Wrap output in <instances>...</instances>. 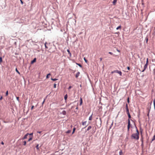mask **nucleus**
<instances>
[{"label": "nucleus", "mask_w": 155, "mask_h": 155, "mask_svg": "<svg viewBox=\"0 0 155 155\" xmlns=\"http://www.w3.org/2000/svg\"><path fill=\"white\" fill-rule=\"evenodd\" d=\"M32 134H33L32 133L31 134H29L28 133L27 134H25V135L24 137L22 138V139L24 140V139H26L27 138V137L28 136V135H32Z\"/></svg>", "instance_id": "39448f33"}, {"label": "nucleus", "mask_w": 155, "mask_h": 155, "mask_svg": "<svg viewBox=\"0 0 155 155\" xmlns=\"http://www.w3.org/2000/svg\"><path fill=\"white\" fill-rule=\"evenodd\" d=\"M45 99L44 100V101H43V102H42V105H43V104H44V103L45 102Z\"/></svg>", "instance_id": "79ce46f5"}, {"label": "nucleus", "mask_w": 155, "mask_h": 155, "mask_svg": "<svg viewBox=\"0 0 155 155\" xmlns=\"http://www.w3.org/2000/svg\"><path fill=\"white\" fill-rule=\"evenodd\" d=\"M149 111H150V110H149V112H148V114H147V116H148V117L149 116Z\"/></svg>", "instance_id": "603ef678"}, {"label": "nucleus", "mask_w": 155, "mask_h": 155, "mask_svg": "<svg viewBox=\"0 0 155 155\" xmlns=\"http://www.w3.org/2000/svg\"><path fill=\"white\" fill-rule=\"evenodd\" d=\"M38 145H39L38 144L36 146V147L37 150L39 149Z\"/></svg>", "instance_id": "2f4dec72"}, {"label": "nucleus", "mask_w": 155, "mask_h": 155, "mask_svg": "<svg viewBox=\"0 0 155 155\" xmlns=\"http://www.w3.org/2000/svg\"><path fill=\"white\" fill-rule=\"evenodd\" d=\"M139 134L138 133L133 134L131 135V137L134 139L138 140L139 138Z\"/></svg>", "instance_id": "f257e3e1"}, {"label": "nucleus", "mask_w": 155, "mask_h": 155, "mask_svg": "<svg viewBox=\"0 0 155 155\" xmlns=\"http://www.w3.org/2000/svg\"><path fill=\"white\" fill-rule=\"evenodd\" d=\"M32 140V137H30L29 139L28 140V141H29L31 140Z\"/></svg>", "instance_id": "e433bc0d"}, {"label": "nucleus", "mask_w": 155, "mask_h": 155, "mask_svg": "<svg viewBox=\"0 0 155 155\" xmlns=\"http://www.w3.org/2000/svg\"><path fill=\"white\" fill-rule=\"evenodd\" d=\"M36 61V58H34L33 60L31 62V64H33V63H34V62H35Z\"/></svg>", "instance_id": "1a4fd4ad"}, {"label": "nucleus", "mask_w": 155, "mask_h": 155, "mask_svg": "<svg viewBox=\"0 0 155 155\" xmlns=\"http://www.w3.org/2000/svg\"><path fill=\"white\" fill-rule=\"evenodd\" d=\"M146 42L147 43V41H148V38H146Z\"/></svg>", "instance_id": "58836bf2"}, {"label": "nucleus", "mask_w": 155, "mask_h": 155, "mask_svg": "<svg viewBox=\"0 0 155 155\" xmlns=\"http://www.w3.org/2000/svg\"><path fill=\"white\" fill-rule=\"evenodd\" d=\"M23 143H24V145H25L26 144V141H23Z\"/></svg>", "instance_id": "473e14b6"}, {"label": "nucleus", "mask_w": 155, "mask_h": 155, "mask_svg": "<svg viewBox=\"0 0 155 155\" xmlns=\"http://www.w3.org/2000/svg\"><path fill=\"white\" fill-rule=\"evenodd\" d=\"M81 86H82L81 85V84H80V87H81Z\"/></svg>", "instance_id": "4d7b16f0"}, {"label": "nucleus", "mask_w": 155, "mask_h": 155, "mask_svg": "<svg viewBox=\"0 0 155 155\" xmlns=\"http://www.w3.org/2000/svg\"><path fill=\"white\" fill-rule=\"evenodd\" d=\"M126 110L127 113H128V112H129V109L128 107V104H127L126 105Z\"/></svg>", "instance_id": "0eeeda50"}, {"label": "nucleus", "mask_w": 155, "mask_h": 155, "mask_svg": "<svg viewBox=\"0 0 155 155\" xmlns=\"http://www.w3.org/2000/svg\"><path fill=\"white\" fill-rule=\"evenodd\" d=\"M119 155H122V150H120L119 152Z\"/></svg>", "instance_id": "bb28decb"}, {"label": "nucleus", "mask_w": 155, "mask_h": 155, "mask_svg": "<svg viewBox=\"0 0 155 155\" xmlns=\"http://www.w3.org/2000/svg\"><path fill=\"white\" fill-rule=\"evenodd\" d=\"M34 107V106H32L31 107V110H32L33 109V108Z\"/></svg>", "instance_id": "c03bdc74"}, {"label": "nucleus", "mask_w": 155, "mask_h": 155, "mask_svg": "<svg viewBox=\"0 0 155 155\" xmlns=\"http://www.w3.org/2000/svg\"><path fill=\"white\" fill-rule=\"evenodd\" d=\"M146 64H148V58H147V61H146Z\"/></svg>", "instance_id": "f704fd0d"}, {"label": "nucleus", "mask_w": 155, "mask_h": 155, "mask_svg": "<svg viewBox=\"0 0 155 155\" xmlns=\"http://www.w3.org/2000/svg\"><path fill=\"white\" fill-rule=\"evenodd\" d=\"M61 114L63 115H65L66 114V112L65 110H63L60 113Z\"/></svg>", "instance_id": "6e6552de"}, {"label": "nucleus", "mask_w": 155, "mask_h": 155, "mask_svg": "<svg viewBox=\"0 0 155 155\" xmlns=\"http://www.w3.org/2000/svg\"><path fill=\"white\" fill-rule=\"evenodd\" d=\"M16 99H17V100L18 101H19V97H16Z\"/></svg>", "instance_id": "a19ab883"}, {"label": "nucleus", "mask_w": 155, "mask_h": 155, "mask_svg": "<svg viewBox=\"0 0 155 155\" xmlns=\"http://www.w3.org/2000/svg\"><path fill=\"white\" fill-rule=\"evenodd\" d=\"M127 69L128 70H129L130 69V68L129 67H127Z\"/></svg>", "instance_id": "3c124183"}, {"label": "nucleus", "mask_w": 155, "mask_h": 155, "mask_svg": "<svg viewBox=\"0 0 155 155\" xmlns=\"http://www.w3.org/2000/svg\"><path fill=\"white\" fill-rule=\"evenodd\" d=\"M67 97H68L67 95L66 94L65 95V96L64 97V99L65 100H66L67 99Z\"/></svg>", "instance_id": "f3484780"}, {"label": "nucleus", "mask_w": 155, "mask_h": 155, "mask_svg": "<svg viewBox=\"0 0 155 155\" xmlns=\"http://www.w3.org/2000/svg\"><path fill=\"white\" fill-rule=\"evenodd\" d=\"M153 71L154 72V73L155 74V68L153 70Z\"/></svg>", "instance_id": "09e8293b"}, {"label": "nucleus", "mask_w": 155, "mask_h": 155, "mask_svg": "<svg viewBox=\"0 0 155 155\" xmlns=\"http://www.w3.org/2000/svg\"><path fill=\"white\" fill-rule=\"evenodd\" d=\"M71 130H68L66 132L67 133L69 134L71 133Z\"/></svg>", "instance_id": "393cba45"}, {"label": "nucleus", "mask_w": 155, "mask_h": 155, "mask_svg": "<svg viewBox=\"0 0 155 155\" xmlns=\"http://www.w3.org/2000/svg\"><path fill=\"white\" fill-rule=\"evenodd\" d=\"M127 114L128 116V117H129V119H130V118L131 117V116H130V114L129 112H128V113H127Z\"/></svg>", "instance_id": "4468645a"}, {"label": "nucleus", "mask_w": 155, "mask_h": 155, "mask_svg": "<svg viewBox=\"0 0 155 155\" xmlns=\"http://www.w3.org/2000/svg\"><path fill=\"white\" fill-rule=\"evenodd\" d=\"M15 70H16V71L19 74H20V73L19 72V71H18V70H17V68H16V69H15Z\"/></svg>", "instance_id": "b1692460"}, {"label": "nucleus", "mask_w": 155, "mask_h": 155, "mask_svg": "<svg viewBox=\"0 0 155 155\" xmlns=\"http://www.w3.org/2000/svg\"><path fill=\"white\" fill-rule=\"evenodd\" d=\"M8 91H7L6 92L5 95H6V96H8Z\"/></svg>", "instance_id": "c756f323"}, {"label": "nucleus", "mask_w": 155, "mask_h": 155, "mask_svg": "<svg viewBox=\"0 0 155 155\" xmlns=\"http://www.w3.org/2000/svg\"><path fill=\"white\" fill-rule=\"evenodd\" d=\"M136 131H137V133H138V134L139 135V131H138V129H137V127H136Z\"/></svg>", "instance_id": "c85d7f7f"}, {"label": "nucleus", "mask_w": 155, "mask_h": 155, "mask_svg": "<svg viewBox=\"0 0 155 155\" xmlns=\"http://www.w3.org/2000/svg\"><path fill=\"white\" fill-rule=\"evenodd\" d=\"M76 109H78V107H77L76 108Z\"/></svg>", "instance_id": "6e6d98bb"}, {"label": "nucleus", "mask_w": 155, "mask_h": 155, "mask_svg": "<svg viewBox=\"0 0 155 155\" xmlns=\"http://www.w3.org/2000/svg\"><path fill=\"white\" fill-rule=\"evenodd\" d=\"M76 64L77 65H78V66H79L81 68H82V66L80 64L77 63H76Z\"/></svg>", "instance_id": "aec40b11"}, {"label": "nucleus", "mask_w": 155, "mask_h": 155, "mask_svg": "<svg viewBox=\"0 0 155 155\" xmlns=\"http://www.w3.org/2000/svg\"><path fill=\"white\" fill-rule=\"evenodd\" d=\"M114 72H115V73H117L119 74L120 76L122 75V73L120 71H119L118 70H114Z\"/></svg>", "instance_id": "7ed1b4c3"}, {"label": "nucleus", "mask_w": 155, "mask_h": 155, "mask_svg": "<svg viewBox=\"0 0 155 155\" xmlns=\"http://www.w3.org/2000/svg\"><path fill=\"white\" fill-rule=\"evenodd\" d=\"M130 120L129 119L128 120V126H127V131L129 132V129L130 128Z\"/></svg>", "instance_id": "f03ea898"}, {"label": "nucleus", "mask_w": 155, "mask_h": 155, "mask_svg": "<svg viewBox=\"0 0 155 155\" xmlns=\"http://www.w3.org/2000/svg\"><path fill=\"white\" fill-rule=\"evenodd\" d=\"M121 28V26L120 25V26H118L116 28V29L117 30H118V29H119V28Z\"/></svg>", "instance_id": "a878e982"}, {"label": "nucleus", "mask_w": 155, "mask_h": 155, "mask_svg": "<svg viewBox=\"0 0 155 155\" xmlns=\"http://www.w3.org/2000/svg\"><path fill=\"white\" fill-rule=\"evenodd\" d=\"M114 73H115V72H114V71H112L111 72V73L112 74H113Z\"/></svg>", "instance_id": "de8ad7c7"}, {"label": "nucleus", "mask_w": 155, "mask_h": 155, "mask_svg": "<svg viewBox=\"0 0 155 155\" xmlns=\"http://www.w3.org/2000/svg\"><path fill=\"white\" fill-rule=\"evenodd\" d=\"M100 61H102V58H100Z\"/></svg>", "instance_id": "864d4df0"}, {"label": "nucleus", "mask_w": 155, "mask_h": 155, "mask_svg": "<svg viewBox=\"0 0 155 155\" xmlns=\"http://www.w3.org/2000/svg\"><path fill=\"white\" fill-rule=\"evenodd\" d=\"M72 88V87L71 86H70L68 88V89L69 90Z\"/></svg>", "instance_id": "ea45409f"}, {"label": "nucleus", "mask_w": 155, "mask_h": 155, "mask_svg": "<svg viewBox=\"0 0 155 155\" xmlns=\"http://www.w3.org/2000/svg\"><path fill=\"white\" fill-rule=\"evenodd\" d=\"M91 126H89L87 127V130L86 131V132L87 131H88V130H89L90 129H91Z\"/></svg>", "instance_id": "f8f14e48"}, {"label": "nucleus", "mask_w": 155, "mask_h": 155, "mask_svg": "<svg viewBox=\"0 0 155 155\" xmlns=\"http://www.w3.org/2000/svg\"><path fill=\"white\" fill-rule=\"evenodd\" d=\"M109 54H111V55L113 54V53H112V52H109Z\"/></svg>", "instance_id": "37998d69"}, {"label": "nucleus", "mask_w": 155, "mask_h": 155, "mask_svg": "<svg viewBox=\"0 0 155 155\" xmlns=\"http://www.w3.org/2000/svg\"><path fill=\"white\" fill-rule=\"evenodd\" d=\"M37 132H38V133H39V134H40V133H41V131H38Z\"/></svg>", "instance_id": "5fc2aeb1"}, {"label": "nucleus", "mask_w": 155, "mask_h": 155, "mask_svg": "<svg viewBox=\"0 0 155 155\" xmlns=\"http://www.w3.org/2000/svg\"><path fill=\"white\" fill-rule=\"evenodd\" d=\"M54 88H56V84H54Z\"/></svg>", "instance_id": "c9c22d12"}, {"label": "nucleus", "mask_w": 155, "mask_h": 155, "mask_svg": "<svg viewBox=\"0 0 155 155\" xmlns=\"http://www.w3.org/2000/svg\"><path fill=\"white\" fill-rule=\"evenodd\" d=\"M153 105L154 106V108L155 110V99L153 100Z\"/></svg>", "instance_id": "4be33fe9"}, {"label": "nucleus", "mask_w": 155, "mask_h": 155, "mask_svg": "<svg viewBox=\"0 0 155 155\" xmlns=\"http://www.w3.org/2000/svg\"><path fill=\"white\" fill-rule=\"evenodd\" d=\"M51 80L53 81H55L57 80L58 79H56V78L53 79L52 78H51Z\"/></svg>", "instance_id": "412c9836"}, {"label": "nucleus", "mask_w": 155, "mask_h": 155, "mask_svg": "<svg viewBox=\"0 0 155 155\" xmlns=\"http://www.w3.org/2000/svg\"><path fill=\"white\" fill-rule=\"evenodd\" d=\"M82 99L81 98V99H80V105H81L82 104Z\"/></svg>", "instance_id": "7c9ffc66"}, {"label": "nucleus", "mask_w": 155, "mask_h": 155, "mask_svg": "<svg viewBox=\"0 0 155 155\" xmlns=\"http://www.w3.org/2000/svg\"><path fill=\"white\" fill-rule=\"evenodd\" d=\"M76 130V128L75 127H74L73 129V132H72V134H73L74 133V131H75V130Z\"/></svg>", "instance_id": "a211bd4d"}, {"label": "nucleus", "mask_w": 155, "mask_h": 155, "mask_svg": "<svg viewBox=\"0 0 155 155\" xmlns=\"http://www.w3.org/2000/svg\"><path fill=\"white\" fill-rule=\"evenodd\" d=\"M127 102L128 103L129 102V98H128L127 99Z\"/></svg>", "instance_id": "a18cd8bd"}, {"label": "nucleus", "mask_w": 155, "mask_h": 155, "mask_svg": "<svg viewBox=\"0 0 155 155\" xmlns=\"http://www.w3.org/2000/svg\"><path fill=\"white\" fill-rule=\"evenodd\" d=\"M148 65V64H145V65L144 66L143 69L142 71V72H144L145 70L146 69V68H147V67Z\"/></svg>", "instance_id": "20e7f679"}, {"label": "nucleus", "mask_w": 155, "mask_h": 155, "mask_svg": "<svg viewBox=\"0 0 155 155\" xmlns=\"http://www.w3.org/2000/svg\"><path fill=\"white\" fill-rule=\"evenodd\" d=\"M155 140V134L154 135V136H153V138L151 142L153 141V140Z\"/></svg>", "instance_id": "6ab92c4d"}, {"label": "nucleus", "mask_w": 155, "mask_h": 155, "mask_svg": "<svg viewBox=\"0 0 155 155\" xmlns=\"http://www.w3.org/2000/svg\"><path fill=\"white\" fill-rule=\"evenodd\" d=\"M47 44V43L46 42L45 44V48H48L47 47V45H46V44Z\"/></svg>", "instance_id": "5701e85b"}, {"label": "nucleus", "mask_w": 155, "mask_h": 155, "mask_svg": "<svg viewBox=\"0 0 155 155\" xmlns=\"http://www.w3.org/2000/svg\"><path fill=\"white\" fill-rule=\"evenodd\" d=\"M50 75H51L50 73H49L46 76V78H49V76Z\"/></svg>", "instance_id": "dca6fc26"}, {"label": "nucleus", "mask_w": 155, "mask_h": 155, "mask_svg": "<svg viewBox=\"0 0 155 155\" xmlns=\"http://www.w3.org/2000/svg\"><path fill=\"white\" fill-rule=\"evenodd\" d=\"M86 123H87V121H84V122H82V125H83V126H85V127H84V128H85L86 127H87V126L88 125H86Z\"/></svg>", "instance_id": "423d86ee"}, {"label": "nucleus", "mask_w": 155, "mask_h": 155, "mask_svg": "<svg viewBox=\"0 0 155 155\" xmlns=\"http://www.w3.org/2000/svg\"><path fill=\"white\" fill-rule=\"evenodd\" d=\"M80 74V72H78L76 75V76H75L76 78H77L78 77V76Z\"/></svg>", "instance_id": "9b49d317"}, {"label": "nucleus", "mask_w": 155, "mask_h": 155, "mask_svg": "<svg viewBox=\"0 0 155 155\" xmlns=\"http://www.w3.org/2000/svg\"><path fill=\"white\" fill-rule=\"evenodd\" d=\"M2 62V57H0V63H1Z\"/></svg>", "instance_id": "cd10ccee"}, {"label": "nucleus", "mask_w": 155, "mask_h": 155, "mask_svg": "<svg viewBox=\"0 0 155 155\" xmlns=\"http://www.w3.org/2000/svg\"><path fill=\"white\" fill-rule=\"evenodd\" d=\"M67 51L68 52V54H69L70 56L71 57V53L70 52L69 50L68 49L67 50Z\"/></svg>", "instance_id": "ddd939ff"}, {"label": "nucleus", "mask_w": 155, "mask_h": 155, "mask_svg": "<svg viewBox=\"0 0 155 155\" xmlns=\"http://www.w3.org/2000/svg\"><path fill=\"white\" fill-rule=\"evenodd\" d=\"M2 96H1V97L0 98V101L2 100Z\"/></svg>", "instance_id": "49530a36"}, {"label": "nucleus", "mask_w": 155, "mask_h": 155, "mask_svg": "<svg viewBox=\"0 0 155 155\" xmlns=\"http://www.w3.org/2000/svg\"><path fill=\"white\" fill-rule=\"evenodd\" d=\"M1 144L2 145H3L4 144V143L3 141H2L1 143Z\"/></svg>", "instance_id": "8fccbe9b"}, {"label": "nucleus", "mask_w": 155, "mask_h": 155, "mask_svg": "<svg viewBox=\"0 0 155 155\" xmlns=\"http://www.w3.org/2000/svg\"><path fill=\"white\" fill-rule=\"evenodd\" d=\"M84 59L85 61L86 62V63H87V61L86 59V58H84Z\"/></svg>", "instance_id": "72a5a7b5"}, {"label": "nucleus", "mask_w": 155, "mask_h": 155, "mask_svg": "<svg viewBox=\"0 0 155 155\" xmlns=\"http://www.w3.org/2000/svg\"><path fill=\"white\" fill-rule=\"evenodd\" d=\"M117 51H119V50H117Z\"/></svg>", "instance_id": "13d9d810"}, {"label": "nucleus", "mask_w": 155, "mask_h": 155, "mask_svg": "<svg viewBox=\"0 0 155 155\" xmlns=\"http://www.w3.org/2000/svg\"><path fill=\"white\" fill-rule=\"evenodd\" d=\"M93 114H92L89 117V120H91L92 119V116Z\"/></svg>", "instance_id": "2eb2a0df"}, {"label": "nucleus", "mask_w": 155, "mask_h": 155, "mask_svg": "<svg viewBox=\"0 0 155 155\" xmlns=\"http://www.w3.org/2000/svg\"><path fill=\"white\" fill-rule=\"evenodd\" d=\"M117 2V0H114V1L113 2V4L114 5H115L116 4V2Z\"/></svg>", "instance_id": "9d476101"}, {"label": "nucleus", "mask_w": 155, "mask_h": 155, "mask_svg": "<svg viewBox=\"0 0 155 155\" xmlns=\"http://www.w3.org/2000/svg\"><path fill=\"white\" fill-rule=\"evenodd\" d=\"M21 3L22 5L23 4V2L22 0H20Z\"/></svg>", "instance_id": "4c0bfd02"}]
</instances>
